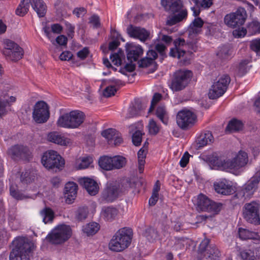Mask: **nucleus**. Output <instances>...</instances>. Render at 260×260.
<instances>
[{
    "label": "nucleus",
    "instance_id": "nucleus-26",
    "mask_svg": "<svg viewBox=\"0 0 260 260\" xmlns=\"http://www.w3.org/2000/svg\"><path fill=\"white\" fill-rule=\"evenodd\" d=\"M239 238L242 240H252L255 244L260 243V236L256 232L240 228L238 230Z\"/></svg>",
    "mask_w": 260,
    "mask_h": 260
},
{
    "label": "nucleus",
    "instance_id": "nucleus-64",
    "mask_svg": "<svg viewBox=\"0 0 260 260\" xmlns=\"http://www.w3.org/2000/svg\"><path fill=\"white\" fill-rule=\"evenodd\" d=\"M73 54L71 52L69 51L62 52L59 56V58L61 60H69L72 59Z\"/></svg>",
    "mask_w": 260,
    "mask_h": 260
},
{
    "label": "nucleus",
    "instance_id": "nucleus-58",
    "mask_svg": "<svg viewBox=\"0 0 260 260\" xmlns=\"http://www.w3.org/2000/svg\"><path fill=\"white\" fill-rule=\"evenodd\" d=\"M247 33V28L240 27L233 30V35L235 38H239L244 37Z\"/></svg>",
    "mask_w": 260,
    "mask_h": 260
},
{
    "label": "nucleus",
    "instance_id": "nucleus-35",
    "mask_svg": "<svg viewBox=\"0 0 260 260\" xmlns=\"http://www.w3.org/2000/svg\"><path fill=\"white\" fill-rule=\"evenodd\" d=\"M147 152L148 151L144 148H141L138 152V167L140 173L143 172Z\"/></svg>",
    "mask_w": 260,
    "mask_h": 260
},
{
    "label": "nucleus",
    "instance_id": "nucleus-17",
    "mask_svg": "<svg viewBox=\"0 0 260 260\" xmlns=\"http://www.w3.org/2000/svg\"><path fill=\"white\" fill-rule=\"evenodd\" d=\"M196 115L191 111L183 109L178 112L176 121L178 125L182 129H185L192 126L196 120Z\"/></svg>",
    "mask_w": 260,
    "mask_h": 260
},
{
    "label": "nucleus",
    "instance_id": "nucleus-1",
    "mask_svg": "<svg viewBox=\"0 0 260 260\" xmlns=\"http://www.w3.org/2000/svg\"><path fill=\"white\" fill-rule=\"evenodd\" d=\"M13 248L10 253V260H29V254L33 244L27 238L17 237L12 242Z\"/></svg>",
    "mask_w": 260,
    "mask_h": 260
},
{
    "label": "nucleus",
    "instance_id": "nucleus-57",
    "mask_svg": "<svg viewBox=\"0 0 260 260\" xmlns=\"http://www.w3.org/2000/svg\"><path fill=\"white\" fill-rule=\"evenodd\" d=\"M250 48L257 54H260V39L253 40L250 43Z\"/></svg>",
    "mask_w": 260,
    "mask_h": 260
},
{
    "label": "nucleus",
    "instance_id": "nucleus-20",
    "mask_svg": "<svg viewBox=\"0 0 260 260\" xmlns=\"http://www.w3.org/2000/svg\"><path fill=\"white\" fill-rule=\"evenodd\" d=\"M214 187L217 193L224 196H229L236 191V188L232 182L226 179L214 183Z\"/></svg>",
    "mask_w": 260,
    "mask_h": 260
},
{
    "label": "nucleus",
    "instance_id": "nucleus-42",
    "mask_svg": "<svg viewBox=\"0 0 260 260\" xmlns=\"http://www.w3.org/2000/svg\"><path fill=\"white\" fill-rule=\"evenodd\" d=\"M247 30L249 36L260 33V22L257 20H253L248 24Z\"/></svg>",
    "mask_w": 260,
    "mask_h": 260
},
{
    "label": "nucleus",
    "instance_id": "nucleus-59",
    "mask_svg": "<svg viewBox=\"0 0 260 260\" xmlns=\"http://www.w3.org/2000/svg\"><path fill=\"white\" fill-rule=\"evenodd\" d=\"M153 60L150 58H144L138 61L137 63L140 68H146L153 63Z\"/></svg>",
    "mask_w": 260,
    "mask_h": 260
},
{
    "label": "nucleus",
    "instance_id": "nucleus-13",
    "mask_svg": "<svg viewBox=\"0 0 260 260\" xmlns=\"http://www.w3.org/2000/svg\"><path fill=\"white\" fill-rule=\"evenodd\" d=\"M50 112L48 105L44 101H39L34 106L32 118L38 123L46 122L49 119Z\"/></svg>",
    "mask_w": 260,
    "mask_h": 260
},
{
    "label": "nucleus",
    "instance_id": "nucleus-62",
    "mask_svg": "<svg viewBox=\"0 0 260 260\" xmlns=\"http://www.w3.org/2000/svg\"><path fill=\"white\" fill-rule=\"evenodd\" d=\"M89 53V49L87 47H84L82 50L79 51L77 55L81 60L85 59Z\"/></svg>",
    "mask_w": 260,
    "mask_h": 260
},
{
    "label": "nucleus",
    "instance_id": "nucleus-25",
    "mask_svg": "<svg viewBox=\"0 0 260 260\" xmlns=\"http://www.w3.org/2000/svg\"><path fill=\"white\" fill-rule=\"evenodd\" d=\"M189 2L191 4H194V6L191 7V9L195 16L200 14L201 9H208L213 4V0H189Z\"/></svg>",
    "mask_w": 260,
    "mask_h": 260
},
{
    "label": "nucleus",
    "instance_id": "nucleus-32",
    "mask_svg": "<svg viewBox=\"0 0 260 260\" xmlns=\"http://www.w3.org/2000/svg\"><path fill=\"white\" fill-rule=\"evenodd\" d=\"M143 54L142 46L138 44L131 43V72L135 70V64L132 63V59L137 61Z\"/></svg>",
    "mask_w": 260,
    "mask_h": 260
},
{
    "label": "nucleus",
    "instance_id": "nucleus-46",
    "mask_svg": "<svg viewBox=\"0 0 260 260\" xmlns=\"http://www.w3.org/2000/svg\"><path fill=\"white\" fill-rule=\"evenodd\" d=\"M113 170L120 169L124 167L126 164L125 157L120 155H116L112 157Z\"/></svg>",
    "mask_w": 260,
    "mask_h": 260
},
{
    "label": "nucleus",
    "instance_id": "nucleus-44",
    "mask_svg": "<svg viewBox=\"0 0 260 260\" xmlns=\"http://www.w3.org/2000/svg\"><path fill=\"white\" fill-rule=\"evenodd\" d=\"M143 109L141 102L140 99H136L131 106V117L137 116L141 114Z\"/></svg>",
    "mask_w": 260,
    "mask_h": 260
},
{
    "label": "nucleus",
    "instance_id": "nucleus-38",
    "mask_svg": "<svg viewBox=\"0 0 260 260\" xmlns=\"http://www.w3.org/2000/svg\"><path fill=\"white\" fill-rule=\"evenodd\" d=\"M213 136L212 134L207 132L200 136L198 139V147H203L205 145L211 143L212 142Z\"/></svg>",
    "mask_w": 260,
    "mask_h": 260
},
{
    "label": "nucleus",
    "instance_id": "nucleus-23",
    "mask_svg": "<svg viewBox=\"0 0 260 260\" xmlns=\"http://www.w3.org/2000/svg\"><path fill=\"white\" fill-rule=\"evenodd\" d=\"M79 183L85 188L90 195L94 196L98 193L99 187L96 182L94 180L84 177L79 180Z\"/></svg>",
    "mask_w": 260,
    "mask_h": 260
},
{
    "label": "nucleus",
    "instance_id": "nucleus-50",
    "mask_svg": "<svg viewBox=\"0 0 260 260\" xmlns=\"http://www.w3.org/2000/svg\"><path fill=\"white\" fill-rule=\"evenodd\" d=\"M249 61L247 59L242 60L236 70V74L239 76H243L249 70L247 66Z\"/></svg>",
    "mask_w": 260,
    "mask_h": 260
},
{
    "label": "nucleus",
    "instance_id": "nucleus-18",
    "mask_svg": "<svg viewBox=\"0 0 260 260\" xmlns=\"http://www.w3.org/2000/svg\"><path fill=\"white\" fill-rule=\"evenodd\" d=\"M248 161V155L243 151H240L233 159H229L230 172L237 174L240 169L245 167Z\"/></svg>",
    "mask_w": 260,
    "mask_h": 260
},
{
    "label": "nucleus",
    "instance_id": "nucleus-27",
    "mask_svg": "<svg viewBox=\"0 0 260 260\" xmlns=\"http://www.w3.org/2000/svg\"><path fill=\"white\" fill-rule=\"evenodd\" d=\"M78 186L74 182H69L64 187L66 202L71 204L76 197Z\"/></svg>",
    "mask_w": 260,
    "mask_h": 260
},
{
    "label": "nucleus",
    "instance_id": "nucleus-24",
    "mask_svg": "<svg viewBox=\"0 0 260 260\" xmlns=\"http://www.w3.org/2000/svg\"><path fill=\"white\" fill-rule=\"evenodd\" d=\"M131 37L138 39L142 42L150 40L151 38L150 32L144 28L134 26L132 25Z\"/></svg>",
    "mask_w": 260,
    "mask_h": 260
},
{
    "label": "nucleus",
    "instance_id": "nucleus-8",
    "mask_svg": "<svg viewBox=\"0 0 260 260\" xmlns=\"http://www.w3.org/2000/svg\"><path fill=\"white\" fill-rule=\"evenodd\" d=\"M4 44L3 53L7 59L15 61L22 58L23 50L17 43L11 40L6 39L4 41Z\"/></svg>",
    "mask_w": 260,
    "mask_h": 260
},
{
    "label": "nucleus",
    "instance_id": "nucleus-36",
    "mask_svg": "<svg viewBox=\"0 0 260 260\" xmlns=\"http://www.w3.org/2000/svg\"><path fill=\"white\" fill-rule=\"evenodd\" d=\"M99 165L103 170L106 171L113 170L112 157L107 156L101 157L99 160Z\"/></svg>",
    "mask_w": 260,
    "mask_h": 260
},
{
    "label": "nucleus",
    "instance_id": "nucleus-37",
    "mask_svg": "<svg viewBox=\"0 0 260 260\" xmlns=\"http://www.w3.org/2000/svg\"><path fill=\"white\" fill-rule=\"evenodd\" d=\"M112 62L117 66H121L122 61L125 59V55L123 51L119 49L117 53H112L110 56Z\"/></svg>",
    "mask_w": 260,
    "mask_h": 260
},
{
    "label": "nucleus",
    "instance_id": "nucleus-63",
    "mask_svg": "<svg viewBox=\"0 0 260 260\" xmlns=\"http://www.w3.org/2000/svg\"><path fill=\"white\" fill-rule=\"evenodd\" d=\"M189 156L190 155L187 152H186L183 154L179 162L180 165L181 167L184 168L186 167L189 161Z\"/></svg>",
    "mask_w": 260,
    "mask_h": 260
},
{
    "label": "nucleus",
    "instance_id": "nucleus-48",
    "mask_svg": "<svg viewBox=\"0 0 260 260\" xmlns=\"http://www.w3.org/2000/svg\"><path fill=\"white\" fill-rule=\"evenodd\" d=\"M231 55L230 46L225 45L220 47L217 52V55L221 59H227Z\"/></svg>",
    "mask_w": 260,
    "mask_h": 260
},
{
    "label": "nucleus",
    "instance_id": "nucleus-29",
    "mask_svg": "<svg viewBox=\"0 0 260 260\" xmlns=\"http://www.w3.org/2000/svg\"><path fill=\"white\" fill-rule=\"evenodd\" d=\"M204 22L201 18H195L190 24L188 28V36L190 38L193 39L201 31V28Z\"/></svg>",
    "mask_w": 260,
    "mask_h": 260
},
{
    "label": "nucleus",
    "instance_id": "nucleus-31",
    "mask_svg": "<svg viewBox=\"0 0 260 260\" xmlns=\"http://www.w3.org/2000/svg\"><path fill=\"white\" fill-rule=\"evenodd\" d=\"M118 210L113 206L104 207L101 212V217L106 221H112L117 216Z\"/></svg>",
    "mask_w": 260,
    "mask_h": 260
},
{
    "label": "nucleus",
    "instance_id": "nucleus-15",
    "mask_svg": "<svg viewBox=\"0 0 260 260\" xmlns=\"http://www.w3.org/2000/svg\"><path fill=\"white\" fill-rule=\"evenodd\" d=\"M259 204L256 202L247 203L243 208V217L249 223L254 224L260 223L258 214Z\"/></svg>",
    "mask_w": 260,
    "mask_h": 260
},
{
    "label": "nucleus",
    "instance_id": "nucleus-40",
    "mask_svg": "<svg viewBox=\"0 0 260 260\" xmlns=\"http://www.w3.org/2000/svg\"><path fill=\"white\" fill-rule=\"evenodd\" d=\"M238 251V255L241 257L242 260H254L255 256L253 251L250 249H242L240 247H237Z\"/></svg>",
    "mask_w": 260,
    "mask_h": 260
},
{
    "label": "nucleus",
    "instance_id": "nucleus-54",
    "mask_svg": "<svg viewBox=\"0 0 260 260\" xmlns=\"http://www.w3.org/2000/svg\"><path fill=\"white\" fill-rule=\"evenodd\" d=\"M144 133L140 131H137L133 135L132 142L134 145L139 146L141 145L142 142V136Z\"/></svg>",
    "mask_w": 260,
    "mask_h": 260
},
{
    "label": "nucleus",
    "instance_id": "nucleus-56",
    "mask_svg": "<svg viewBox=\"0 0 260 260\" xmlns=\"http://www.w3.org/2000/svg\"><path fill=\"white\" fill-rule=\"evenodd\" d=\"M162 99V95L159 93H155L154 94L151 103V106L149 110V112H151L154 109L155 106Z\"/></svg>",
    "mask_w": 260,
    "mask_h": 260
},
{
    "label": "nucleus",
    "instance_id": "nucleus-14",
    "mask_svg": "<svg viewBox=\"0 0 260 260\" xmlns=\"http://www.w3.org/2000/svg\"><path fill=\"white\" fill-rule=\"evenodd\" d=\"M119 197L116 183L109 182L101 193L99 201L101 204L112 203Z\"/></svg>",
    "mask_w": 260,
    "mask_h": 260
},
{
    "label": "nucleus",
    "instance_id": "nucleus-60",
    "mask_svg": "<svg viewBox=\"0 0 260 260\" xmlns=\"http://www.w3.org/2000/svg\"><path fill=\"white\" fill-rule=\"evenodd\" d=\"M116 89L114 86L107 87L103 91V95L106 97H110L114 95Z\"/></svg>",
    "mask_w": 260,
    "mask_h": 260
},
{
    "label": "nucleus",
    "instance_id": "nucleus-21",
    "mask_svg": "<svg viewBox=\"0 0 260 260\" xmlns=\"http://www.w3.org/2000/svg\"><path fill=\"white\" fill-rule=\"evenodd\" d=\"M41 2L44 1L43 0H21L16 9V14L19 16H23L28 12L30 4L34 9V4L37 7Z\"/></svg>",
    "mask_w": 260,
    "mask_h": 260
},
{
    "label": "nucleus",
    "instance_id": "nucleus-43",
    "mask_svg": "<svg viewBox=\"0 0 260 260\" xmlns=\"http://www.w3.org/2000/svg\"><path fill=\"white\" fill-rule=\"evenodd\" d=\"M41 214L43 217V221L45 224L52 222L54 217V212L49 208L44 209L41 212Z\"/></svg>",
    "mask_w": 260,
    "mask_h": 260
},
{
    "label": "nucleus",
    "instance_id": "nucleus-61",
    "mask_svg": "<svg viewBox=\"0 0 260 260\" xmlns=\"http://www.w3.org/2000/svg\"><path fill=\"white\" fill-rule=\"evenodd\" d=\"M142 185V182L139 180H137L136 181H134L133 183H131V189L132 188H134L133 190V192L135 194L138 193L140 192Z\"/></svg>",
    "mask_w": 260,
    "mask_h": 260
},
{
    "label": "nucleus",
    "instance_id": "nucleus-34",
    "mask_svg": "<svg viewBox=\"0 0 260 260\" xmlns=\"http://www.w3.org/2000/svg\"><path fill=\"white\" fill-rule=\"evenodd\" d=\"M36 175V170L32 169L25 170V171L22 172L21 174V182L24 184L30 183L35 180Z\"/></svg>",
    "mask_w": 260,
    "mask_h": 260
},
{
    "label": "nucleus",
    "instance_id": "nucleus-33",
    "mask_svg": "<svg viewBox=\"0 0 260 260\" xmlns=\"http://www.w3.org/2000/svg\"><path fill=\"white\" fill-rule=\"evenodd\" d=\"M117 189L120 197L125 195L128 192L130 188V179L123 178L117 184Z\"/></svg>",
    "mask_w": 260,
    "mask_h": 260
},
{
    "label": "nucleus",
    "instance_id": "nucleus-7",
    "mask_svg": "<svg viewBox=\"0 0 260 260\" xmlns=\"http://www.w3.org/2000/svg\"><path fill=\"white\" fill-rule=\"evenodd\" d=\"M41 160L43 165L48 169L61 170L64 165V159L54 150H49L44 153Z\"/></svg>",
    "mask_w": 260,
    "mask_h": 260
},
{
    "label": "nucleus",
    "instance_id": "nucleus-3",
    "mask_svg": "<svg viewBox=\"0 0 260 260\" xmlns=\"http://www.w3.org/2000/svg\"><path fill=\"white\" fill-rule=\"evenodd\" d=\"M85 114L79 110L72 111L60 115L56 122L60 127L74 129L79 127L84 122Z\"/></svg>",
    "mask_w": 260,
    "mask_h": 260
},
{
    "label": "nucleus",
    "instance_id": "nucleus-4",
    "mask_svg": "<svg viewBox=\"0 0 260 260\" xmlns=\"http://www.w3.org/2000/svg\"><path fill=\"white\" fill-rule=\"evenodd\" d=\"M129 241L130 228H121L114 234L110 240L109 248L113 251H122L128 246Z\"/></svg>",
    "mask_w": 260,
    "mask_h": 260
},
{
    "label": "nucleus",
    "instance_id": "nucleus-47",
    "mask_svg": "<svg viewBox=\"0 0 260 260\" xmlns=\"http://www.w3.org/2000/svg\"><path fill=\"white\" fill-rule=\"evenodd\" d=\"M10 192L11 196L17 200H23L26 198L24 191L19 190L17 186L11 185L10 186Z\"/></svg>",
    "mask_w": 260,
    "mask_h": 260
},
{
    "label": "nucleus",
    "instance_id": "nucleus-6",
    "mask_svg": "<svg viewBox=\"0 0 260 260\" xmlns=\"http://www.w3.org/2000/svg\"><path fill=\"white\" fill-rule=\"evenodd\" d=\"M72 235L69 225L61 224L55 228L47 236L48 240L53 244H60L67 241Z\"/></svg>",
    "mask_w": 260,
    "mask_h": 260
},
{
    "label": "nucleus",
    "instance_id": "nucleus-53",
    "mask_svg": "<svg viewBox=\"0 0 260 260\" xmlns=\"http://www.w3.org/2000/svg\"><path fill=\"white\" fill-rule=\"evenodd\" d=\"M34 10L39 17H43L45 15L47 11V6L44 2L40 3L37 7L35 4H34Z\"/></svg>",
    "mask_w": 260,
    "mask_h": 260
},
{
    "label": "nucleus",
    "instance_id": "nucleus-11",
    "mask_svg": "<svg viewBox=\"0 0 260 260\" xmlns=\"http://www.w3.org/2000/svg\"><path fill=\"white\" fill-rule=\"evenodd\" d=\"M197 205L202 211L210 212L213 215L218 214L222 206V204L211 201L203 194H200L198 196Z\"/></svg>",
    "mask_w": 260,
    "mask_h": 260
},
{
    "label": "nucleus",
    "instance_id": "nucleus-10",
    "mask_svg": "<svg viewBox=\"0 0 260 260\" xmlns=\"http://www.w3.org/2000/svg\"><path fill=\"white\" fill-rule=\"evenodd\" d=\"M259 172L256 173L254 176L252 177L245 185L239 189L236 193L237 197L241 200L250 198L257 189L260 181Z\"/></svg>",
    "mask_w": 260,
    "mask_h": 260
},
{
    "label": "nucleus",
    "instance_id": "nucleus-49",
    "mask_svg": "<svg viewBox=\"0 0 260 260\" xmlns=\"http://www.w3.org/2000/svg\"><path fill=\"white\" fill-rule=\"evenodd\" d=\"M117 133V131L115 129L108 128L103 131L102 135L107 140L109 144H112L113 140Z\"/></svg>",
    "mask_w": 260,
    "mask_h": 260
},
{
    "label": "nucleus",
    "instance_id": "nucleus-19",
    "mask_svg": "<svg viewBox=\"0 0 260 260\" xmlns=\"http://www.w3.org/2000/svg\"><path fill=\"white\" fill-rule=\"evenodd\" d=\"M8 154L16 160L20 159H28L30 152L28 148L23 145H15L8 150Z\"/></svg>",
    "mask_w": 260,
    "mask_h": 260
},
{
    "label": "nucleus",
    "instance_id": "nucleus-52",
    "mask_svg": "<svg viewBox=\"0 0 260 260\" xmlns=\"http://www.w3.org/2000/svg\"><path fill=\"white\" fill-rule=\"evenodd\" d=\"M148 128L150 134L155 135L159 132L160 126L153 119H151L149 121Z\"/></svg>",
    "mask_w": 260,
    "mask_h": 260
},
{
    "label": "nucleus",
    "instance_id": "nucleus-51",
    "mask_svg": "<svg viewBox=\"0 0 260 260\" xmlns=\"http://www.w3.org/2000/svg\"><path fill=\"white\" fill-rule=\"evenodd\" d=\"M88 213V209L87 207H79L76 212V218L79 221H82L86 218Z\"/></svg>",
    "mask_w": 260,
    "mask_h": 260
},
{
    "label": "nucleus",
    "instance_id": "nucleus-16",
    "mask_svg": "<svg viewBox=\"0 0 260 260\" xmlns=\"http://www.w3.org/2000/svg\"><path fill=\"white\" fill-rule=\"evenodd\" d=\"M174 48H172L170 52V55L173 57L180 58L184 56L186 51H189L190 48L196 51L192 43H186L184 39L181 38L174 40Z\"/></svg>",
    "mask_w": 260,
    "mask_h": 260
},
{
    "label": "nucleus",
    "instance_id": "nucleus-55",
    "mask_svg": "<svg viewBox=\"0 0 260 260\" xmlns=\"http://www.w3.org/2000/svg\"><path fill=\"white\" fill-rule=\"evenodd\" d=\"M92 162V158L90 156L83 157L80 164L78 165L77 169L78 170L85 169L87 168Z\"/></svg>",
    "mask_w": 260,
    "mask_h": 260
},
{
    "label": "nucleus",
    "instance_id": "nucleus-2",
    "mask_svg": "<svg viewBox=\"0 0 260 260\" xmlns=\"http://www.w3.org/2000/svg\"><path fill=\"white\" fill-rule=\"evenodd\" d=\"M161 5L166 11L176 13L167 21V24L173 25L186 18L187 12L186 9H183V4L181 0H161Z\"/></svg>",
    "mask_w": 260,
    "mask_h": 260
},
{
    "label": "nucleus",
    "instance_id": "nucleus-41",
    "mask_svg": "<svg viewBox=\"0 0 260 260\" xmlns=\"http://www.w3.org/2000/svg\"><path fill=\"white\" fill-rule=\"evenodd\" d=\"M242 127V122L240 120L234 119L229 122L226 128V131L230 132H238L241 130Z\"/></svg>",
    "mask_w": 260,
    "mask_h": 260
},
{
    "label": "nucleus",
    "instance_id": "nucleus-30",
    "mask_svg": "<svg viewBox=\"0 0 260 260\" xmlns=\"http://www.w3.org/2000/svg\"><path fill=\"white\" fill-rule=\"evenodd\" d=\"M211 164L217 169L230 172L229 159H224L218 156H213L210 159Z\"/></svg>",
    "mask_w": 260,
    "mask_h": 260
},
{
    "label": "nucleus",
    "instance_id": "nucleus-28",
    "mask_svg": "<svg viewBox=\"0 0 260 260\" xmlns=\"http://www.w3.org/2000/svg\"><path fill=\"white\" fill-rule=\"evenodd\" d=\"M47 139L49 141L61 146H68L71 143L70 139L65 137L56 132L49 133Z\"/></svg>",
    "mask_w": 260,
    "mask_h": 260
},
{
    "label": "nucleus",
    "instance_id": "nucleus-12",
    "mask_svg": "<svg viewBox=\"0 0 260 260\" xmlns=\"http://www.w3.org/2000/svg\"><path fill=\"white\" fill-rule=\"evenodd\" d=\"M230 81L231 79L229 75H223L221 76L211 86L208 93L209 98L215 99L222 95L226 91Z\"/></svg>",
    "mask_w": 260,
    "mask_h": 260
},
{
    "label": "nucleus",
    "instance_id": "nucleus-45",
    "mask_svg": "<svg viewBox=\"0 0 260 260\" xmlns=\"http://www.w3.org/2000/svg\"><path fill=\"white\" fill-rule=\"evenodd\" d=\"M100 229V225L96 222H91L83 227V231L88 236L95 234Z\"/></svg>",
    "mask_w": 260,
    "mask_h": 260
},
{
    "label": "nucleus",
    "instance_id": "nucleus-5",
    "mask_svg": "<svg viewBox=\"0 0 260 260\" xmlns=\"http://www.w3.org/2000/svg\"><path fill=\"white\" fill-rule=\"evenodd\" d=\"M192 73L188 70H178L174 73L169 85L173 91H179L183 90L190 82Z\"/></svg>",
    "mask_w": 260,
    "mask_h": 260
},
{
    "label": "nucleus",
    "instance_id": "nucleus-39",
    "mask_svg": "<svg viewBox=\"0 0 260 260\" xmlns=\"http://www.w3.org/2000/svg\"><path fill=\"white\" fill-rule=\"evenodd\" d=\"M156 115L164 124L166 125L168 124L169 117L166 108L164 106H159L157 108Z\"/></svg>",
    "mask_w": 260,
    "mask_h": 260
},
{
    "label": "nucleus",
    "instance_id": "nucleus-22",
    "mask_svg": "<svg viewBox=\"0 0 260 260\" xmlns=\"http://www.w3.org/2000/svg\"><path fill=\"white\" fill-rule=\"evenodd\" d=\"M168 226H165L161 232H159L154 228H149L146 230L145 236L148 240L151 242L157 240H161L168 235Z\"/></svg>",
    "mask_w": 260,
    "mask_h": 260
},
{
    "label": "nucleus",
    "instance_id": "nucleus-9",
    "mask_svg": "<svg viewBox=\"0 0 260 260\" xmlns=\"http://www.w3.org/2000/svg\"><path fill=\"white\" fill-rule=\"evenodd\" d=\"M247 17L245 9L239 7L235 12L226 14L224 16V22L227 26L234 28L242 25L245 23Z\"/></svg>",
    "mask_w": 260,
    "mask_h": 260
}]
</instances>
